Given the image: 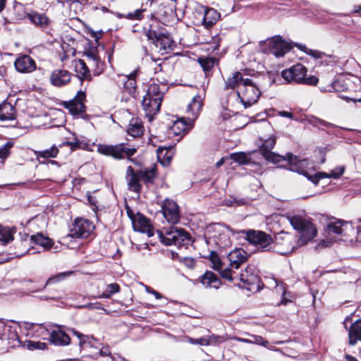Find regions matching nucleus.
I'll use <instances>...</instances> for the list:
<instances>
[{"mask_svg":"<svg viewBox=\"0 0 361 361\" xmlns=\"http://www.w3.org/2000/svg\"><path fill=\"white\" fill-rule=\"evenodd\" d=\"M287 219L293 228L300 233V236L297 238L283 231L278 233L275 237L274 249L281 255L289 254L297 247L307 244L317 233L315 226L301 215H290Z\"/></svg>","mask_w":361,"mask_h":361,"instance_id":"nucleus-1","label":"nucleus"},{"mask_svg":"<svg viewBox=\"0 0 361 361\" xmlns=\"http://www.w3.org/2000/svg\"><path fill=\"white\" fill-rule=\"evenodd\" d=\"M229 89L233 91L245 108L255 104L261 95L256 84L250 78H244L239 71L233 73L225 80V90Z\"/></svg>","mask_w":361,"mask_h":361,"instance_id":"nucleus-2","label":"nucleus"},{"mask_svg":"<svg viewBox=\"0 0 361 361\" xmlns=\"http://www.w3.org/2000/svg\"><path fill=\"white\" fill-rule=\"evenodd\" d=\"M164 93L158 84H150L144 95L142 105L146 117L152 121L161 108Z\"/></svg>","mask_w":361,"mask_h":361,"instance_id":"nucleus-3","label":"nucleus"},{"mask_svg":"<svg viewBox=\"0 0 361 361\" xmlns=\"http://www.w3.org/2000/svg\"><path fill=\"white\" fill-rule=\"evenodd\" d=\"M161 242L165 245L187 247L192 243L190 235L182 228L171 226L164 231H157Z\"/></svg>","mask_w":361,"mask_h":361,"instance_id":"nucleus-4","label":"nucleus"},{"mask_svg":"<svg viewBox=\"0 0 361 361\" xmlns=\"http://www.w3.org/2000/svg\"><path fill=\"white\" fill-rule=\"evenodd\" d=\"M307 69L301 63H297L281 72V77L288 83L316 85L319 79L313 75L307 76Z\"/></svg>","mask_w":361,"mask_h":361,"instance_id":"nucleus-5","label":"nucleus"},{"mask_svg":"<svg viewBox=\"0 0 361 361\" xmlns=\"http://www.w3.org/2000/svg\"><path fill=\"white\" fill-rule=\"evenodd\" d=\"M228 259L230 262L229 267L222 269L220 274L222 278L231 282L235 277L233 276L235 274L234 269H239L247 261V254L244 250L237 248L229 252Z\"/></svg>","mask_w":361,"mask_h":361,"instance_id":"nucleus-6","label":"nucleus"},{"mask_svg":"<svg viewBox=\"0 0 361 361\" xmlns=\"http://www.w3.org/2000/svg\"><path fill=\"white\" fill-rule=\"evenodd\" d=\"M97 148L99 154L105 156H111L118 159H123L126 157H130L137 152L136 148L126 147L123 143L116 145L99 144Z\"/></svg>","mask_w":361,"mask_h":361,"instance_id":"nucleus-7","label":"nucleus"},{"mask_svg":"<svg viewBox=\"0 0 361 361\" xmlns=\"http://www.w3.org/2000/svg\"><path fill=\"white\" fill-rule=\"evenodd\" d=\"M127 213L132 221L133 228L135 231L146 233L149 237L154 235L153 227L151 225L149 220L145 216L140 214H134L128 207L127 208Z\"/></svg>","mask_w":361,"mask_h":361,"instance_id":"nucleus-8","label":"nucleus"},{"mask_svg":"<svg viewBox=\"0 0 361 361\" xmlns=\"http://www.w3.org/2000/svg\"><path fill=\"white\" fill-rule=\"evenodd\" d=\"M285 159L288 160L290 171L302 174L309 180L310 176H314L310 175L308 172V170L312 168V164L307 159H300L297 156L288 153Z\"/></svg>","mask_w":361,"mask_h":361,"instance_id":"nucleus-9","label":"nucleus"},{"mask_svg":"<svg viewBox=\"0 0 361 361\" xmlns=\"http://www.w3.org/2000/svg\"><path fill=\"white\" fill-rule=\"evenodd\" d=\"M245 234L246 239L249 243L265 250L273 242L271 237L266 233L260 231L248 230L242 231Z\"/></svg>","mask_w":361,"mask_h":361,"instance_id":"nucleus-10","label":"nucleus"},{"mask_svg":"<svg viewBox=\"0 0 361 361\" xmlns=\"http://www.w3.org/2000/svg\"><path fill=\"white\" fill-rule=\"evenodd\" d=\"M94 229V226L91 221L84 219H77L66 238H87Z\"/></svg>","mask_w":361,"mask_h":361,"instance_id":"nucleus-11","label":"nucleus"},{"mask_svg":"<svg viewBox=\"0 0 361 361\" xmlns=\"http://www.w3.org/2000/svg\"><path fill=\"white\" fill-rule=\"evenodd\" d=\"M161 212L169 223L174 224L179 221V209L174 201L166 199L161 205Z\"/></svg>","mask_w":361,"mask_h":361,"instance_id":"nucleus-12","label":"nucleus"},{"mask_svg":"<svg viewBox=\"0 0 361 361\" xmlns=\"http://www.w3.org/2000/svg\"><path fill=\"white\" fill-rule=\"evenodd\" d=\"M276 144L275 136H270L269 138L264 140L261 148L260 152L265 159L273 163H279L282 160H285V158L272 152L271 150L273 149Z\"/></svg>","mask_w":361,"mask_h":361,"instance_id":"nucleus-13","label":"nucleus"},{"mask_svg":"<svg viewBox=\"0 0 361 361\" xmlns=\"http://www.w3.org/2000/svg\"><path fill=\"white\" fill-rule=\"evenodd\" d=\"M267 45L271 54L276 57H281L288 52L291 46L287 42L283 40L279 37H274L267 42Z\"/></svg>","mask_w":361,"mask_h":361,"instance_id":"nucleus-14","label":"nucleus"},{"mask_svg":"<svg viewBox=\"0 0 361 361\" xmlns=\"http://www.w3.org/2000/svg\"><path fill=\"white\" fill-rule=\"evenodd\" d=\"M146 36L149 39H152L155 43L157 47L159 48L161 51L167 53L171 49L173 41L169 36L159 34L156 32L149 30L146 32Z\"/></svg>","mask_w":361,"mask_h":361,"instance_id":"nucleus-15","label":"nucleus"},{"mask_svg":"<svg viewBox=\"0 0 361 361\" xmlns=\"http://www.w3.org/2000/svg\"><path fill=\"white\" fill-rule=\"evenodd\" d=\"M85 99V93L82 91H79L76 96L71 101L66 102L64 106L72 115L79 116L85 111V105L83 104Z\"/></svg>","mask_w":361,"mask_h":361,"instance_id":"nucleus-16","label":"nucleus"},{"mask_svg":"<svg viewBox=\"0 0 361 361\" xmlns=\"http://www.w3.org/2000/svg\"><path fill=\"white\" fill-rule=\"evenodd\" d=\"M349 318L347 317L343 324L345 328L347 329L346 322L348 321ZM348 343L350 345H355L358 341L361 342V319H357L354 322L348 329Z\"/></svg>","mask_w":361,"mask_h":361,"instance_id":"nucleus-17","label":"nucleus"},{"mask_svg":"<svg viewBox=\"0 0 361 361\" xmlns=\"http://www.w3.org/2000/svg\"><path fill=\"white\" fill-rule=\"evenodd\" d=\"M126 179L130 190L135 192L140 191L142 186L139 171H135L133 168L129 166L126 170Z\"/></svg>","mask_w":361,"mask_h":361,"instance_id":"nucleus-18","label":"nucleus"},{"mask_svg":"<svg viewBox=\"0 0 361 361\" xmlns=\"http://www.w3.org/2000/svg\"><path fill=\"white\" fill-rule=\"evenodd\" d=\"M136 71L128 75H123L116 79L115 81L119 87H123L130 94L135 92L136 89L135 80Z\"/></svg>","mask_w":361,"mask_h":361,"instance_id":"nucleus-19","label":"nucleus"},{"mask_svg":"<svg viewBox=\"0 0 361 361\" xmlns=\"http://www.w3.org/2000/svg\"><path fill=\"white\" fill-rule=\"evenodd\" d=\"M15 67L18 72L30 73L35 70V61L28 55H23L15 61Z\"/></svg>","mask_w":361,"mask_h":361,"instance_id":"nucleus-20","label":"nucleus"},{"mask_svg":"<svg viewBox=\"0 0 361 361\" xmlns=\"http://www.w3.org/2000/svg\"><path fill=\"white\" fill-rule=\"evenodd\" d=\"M348 226L347 222L337 220L328 224L326 232L329 237H336L341 240V235L347 229Z\"/></svg>","mask_w":361,"mask_h":361,"instance_id":"nucleus-21","label":"nucleus"},{"mask_svg":"<svg viewBox=\"0 0 361 361\" xmlns=\"http://www.w3.org/2000/svg\"><path fill=\"white\" fill-rule=\"evenodd\" d=\"M71 73L66 70H56L51 77V83L56 87H61L71 81Z\"/></svg>","mask_w":361,"mask_h":361,"instance_id":"nucleus-22","label":"nucleus"},{"mask_svg":"<svg viewBox=\"0 0 361 361\" xmlns=\"http://www.w3.org/2000/svg\"><path fill=\"white\" fill-rule=\"evenodd\" d=\"M204 16L202 20L203 25L209 28L219 20L220 14L214 8H202Z\"/></svg>","mask_w":361,"mask_h":361,"instance_id":"nucleus-23","label":"nucleus"},{"mask_svg":"<svg viewBox=\"0 0 361 361\" xmlns=\"http://www.w3.org/2000/svg\"><path fill=\"white\" fill-rule=\"evenodd\" d=\"M345 167L338 166L333 169L331 172V173H326L324 172H319L316 174H314L313 176H310V180L314 183V184H317L318 182L321 178H339L344 172Z\"/></svg>","mask_w":361,"mask_h":361,"instance_id":"nucleus-24","label":"nucleus"},{"mask_svg":"<svg viewBox=\"0 0 361 361\" xmlns=\"http://www.w3.org/2000/svg\"><path fill=\"white\" fill-rule=\"evenodd\" d=\"M192 123H193L190 122V118H188V120L184 118L177 119L176 121H173L172 126H171V130L174 135H178L188 130Z\"/></svg>","mask_w":361,"mask_h":361,"instance_id":"nucleus-25","label":"nucleus"},{"mask_svg":"<svg viewBox=\"0 0 361 361\" xmlns=\"http://www.w3.org/2000/svg\"><path fill=\"white\" fill-rule=\"evenodd\" d=\"M202 106V102L201 97L197 95L195 96L192 102L188 105L187 112L191 113L192 116L188 117L190 118V122L193 123L196 119L199 112L200 111Z\"/></svg>","mask_w":361,"mask_h":361,"instance_id":"nucleus-26","label":"nucleus"},{"mask_svg":"<svg viewBox=\"0 0 361 361\" xmlns=\"http://www.w3.org/2000/svg\"><path fill=\"white\" fill-rule=\"evenodd\" d=\"M50 341L56 345H66L69 344L71 338L64 331L57 329L54 330L50 335Z\"/></svg>","mask_w":361,"mask_h":361,"instance_id":"nucleus-27","label":"nucleus"},{"mask_svg":"<svg viewBox=\"0 0 361 361\" xmlns=\"http://www.w3.org/2000/svg\"><path fill=\"white\" fill-rule=\"evenodd\" d=\"M201 282L205 287L218 289L221 282L220 279L212 271H206L201 278Z\"/></svg>","mask_w":361,"mask_h":361,"instance_id":"nucleus-28","label":"nucleus"},{"mask_svg":"<svg viewBox=\"0 0 361 361\" xmlns=\"http://www.w3.org/2000/svg\"><path fill=\"white\" fill-rule=\"evenodd\" d=\"M127 132L134 137L142 135L144 132V127L141 120L138 118H133L130 121Z\"/></svg>","mask_w":361,"mask_h":361,"instance_id":"nucleus-29","label":"nucleus"},{"mask_svg":"<svg viewBox=\"0 0 361 361\" xmlns=\"http://www.w3.org/2000/svg\"><path fill=\"white\" fill-rule=\"evenodd\" d=\"M16 117L14 107L8 103H4L0 105V120L11 121Z\"/></svg>","mask_w":361,"mask_h":361,"instance_id":"nucleus-30","label":"nucleus"},{"mask_svg":"<svg viewBox=\"0 0 361 361\" xmlns=\"http://www.w3.org/2000/svg\"><path fill=\"white\" fill-rule=\"evenodd\" d=\"M30 241L38 245L44 250H49L53 245V241L48 237L44 236L42 233H37L30 236Z\"/></svg>","mask_w":361,"mask_h":361,"instance_id":"nucleus-31","label":"nucleus"},{"mask_svg":"<svg viewBox=\"0 0 361 361\" xmlns=\"http://www.w3.org/2000/svg\"><path fill=\"white\" fill-rule=\"evenodd\" d=\"M30 19L34 24L43 28L47 27L50 23V20L48 17L44 14L37 13L30 14Z\"/></svg>","mask_w":361,"mask_h":361,"instance_id":"nucleus-32","label":"nucleus"},{"mask_svg":"<svg viewBox=\"0 0 361 361\" xmlns=\"http://www.w3.org/2000/svg\"><path fill=\"white\" fill-rule=\"evenodd\" d=\"M139 173L141 181L147 185L151 184L156 177V169L152 168L148 170H139Z\"/></svg>","mask_w":361,"mask_h":361,"instance_id":"nucleus-33","label":"nucleus"},{"mask_svg":"<svg viewBox=\"0 0 361 361\" xmlns=\"http://www.w3.org/2000/svg\"><path fill=\"white\" fill-rule=\"evenodd\" d=\"M59 149L56 145L51 146L49 149L36 151L35 155L37 159H49V158H56L59 154Z\"/></svg>","mask_w":361,"mask_h":361,"instance_id":"nucleus-34","label":"nucleus"},{"mask_svg":"<svg viewBox=\"0 0 361 361\" xmlns=\"http://www.w3.org/2000/svg\"><path fill=\"white\" fill-rule=\"evenodd\" d=\"M85 56L90 66L95 68H99L102 63L96 50L92 49L87 51L85 53Z\"/></svg>","mask_w":361,"mask_h":361,"instance_id":"nucleus-35","label":"nucleus"},{"mask_svg":"<svg viewBox=\"0 0 361 361\" xmlns=\"http://www.w3.org/2000/svg\"><path fill=\"white\" fill-rule=\"evenodd\" d=\"M13 240L12 231L8 228L0 226V245H6Z\"/></svg>","mask_w":361,"mask_h":361,"instance_id":"nucleus-36","label":"nucleus"},{"mask_svg":"<svg viewBox=\"0 0 361 361\" xmlns=\"http://www.w3.org/2000/svg\"><path fill=\"white\" fill-rule=\"evenodd\" d=\"M120 291V287L117 283H111L107 286L106 290L98 296H92V298H110L114 293Z\"/></svg>","mask_w":361,"mask_h":361,"instance_id":"nucleus-37","label":"nucleus"},{"mask_svg":"<svg viewBox=\"0 0 361 361\" xmlns=\"http://www.w3.org/2000/svg\"><path fill=\"white\" fill-rule=\"evenodd\" d=\"M75 68L78 73H80L83 78H87L90 75L88 66L84 60H78L76 63Z\"/></svg>","mask_w":361,"mask_h":361,"instance_id":"nucleus-38","label":"nucleus"},{"mask_svg":"<svg viewBox=\"0 0 361 361\" xmlns=\"http://www.w3.org/2000/svg\"><path fill=\"white\" fill-rule=\"evenodd\" d=\"M229 158L240 164H246L250 161L248 156L244 152L233 153Z\"/></svg>","mask_w":361,"mask_h":361,"instance_id":"nucleus-39","label":"nucleus"},{"mask_svg":"<svg viewBox=\"0 0 361 361\" xmlns=\"http://www.w3.org/2000/svg\"><path fill=\"white\" fill-rule=\"evenodd\" d=\"M198 61L204 72L209 71L216 63L213 58H200Z\"/></svg>","mask_w":361,"mask_h":361,"instance_id":"nucleus-40","label":"nucleus"},{"mask_svg":"<svg viewBox=\"0 0 361 361\" xmlns=\"http://www.w3.org/2000/svg\"><path fill=\"white\" fill-rule=\"evenodd\" d=\"M13 147L11 142H6L2 147L0 148V164H3L6 158L10 154V149Z\"/></svg>","mask_w":361,"mask_h":361,"instance_id":"nucleus-41","label":"nucleus"},{"mask_svg":"<svg viewBox=\"0 0 361 361\" xmlns=\"http://www.w3.org/2000/svg\"><path fill=\"white\" fill-rule=\"evenodd\" d=\"M253 276L252 274L251 268L247 267L244 271L239 275V279L244 283L250 284L252 282Z\"/></svg>","mask_w":361,"mask_h":361,"instance_id":"nucleus-42","label":"nucleus"},{"mask_svg":"<svg viewBox=\"0 0 361 361\" xmlns=\"http://www.w3.org/2000/svg\"><path fill=\"white\" fill-rule=\"evenodd\" d=\"M226 338L223 336L211 335L206 337V341L208 343L207 345H219L226 341Z\"/></svg>","mask_w":361,"mask_h":361,"instance_id":"nucleus-43","label":"nucleus"},{"mask_svg":"<svg viewBox=\"0 0 361 361\" xmlns=\"http://www.w3.org/2000/svg\"><path fill=\"white\" fill-rule=\"evenodd\" d=\"M338 240H340V238H337L336 237H329L328 235L326 238L322 239L319 241L316 246V249L326 247L330 246L333 243H335Z\"/></svg>","mask_w":361,"mask_h":361,"instance_id":"nucleus-44","label":"nucleus"},{"mask_svg":"<svg viewBox=\"0 0 361 361\" xmlns=\"http://www.w3.org/2000/svg\"><path fill=\"white\" fill-rule=\"evenodd\" d=\"M71 273H66V272H63V273H60L56 276H54L52 277H50L46 282L45 285L44 286V287L42 288V289H44L47 286H48L49 284H51L52 283H56V282H59L60 281H62L63 279H64L68 275H69Z\"/></svg>","mask_w":361,"mask_h":361,"instance_id":"nucleus-45","label":"nucleus"},{"mask_svg":"<svg viewBox=\"0 0 361 361\" xmlns=\"http://www.w3.org/2000/svg\"><path fill=\"white\" fill-rule=\"evenodd\" d=\"M224 205H226L228 207H237L240 205H243L245 204V202L243 200H238L236 198H228L226 199L224 201Z\"/></svg>","mask_w":361,"mask_h":361,"instance_id":"nucleus-46","label":"nucleus"},{"mask_svg":"<svg viewBox=\"0 0 361 361\" xmlns=\"http://www.w3.org/2000/svg\"><path fill=\"white\" fill-rule=\"evenodd\" d=\"M298 48L300 50L305 51L308 55H310V56H312V57H314L315 59H320V58H322V54L320 51H317V50H312V49H308V48H307L304 45H299Z\"/></svg>","mask_w":361,"mask_h":361,"instance_id":"nucleus-47","label":"nucleus"},{"mask_svg":"<svg viewBox=\"0 0 361 361\" xmlns=\"http://www.w3.org/2000/svg\"><path fill=\"white\" fill-rule=\"evenodd\" d=\"M250 336L252 338L250 339V343L257 344L270 348L267 346L269 342L267 340H264L261 336L250 335Z\"/></svg>","mask_w":361,"mask_h":361,"instance_id":"nucleus-48","label":"nucleus"},{"mask_svg":"<svg viewBox=\"0 0 361 361\" xmlns=\"http://www.w3.org/2000/svg\"><path fill=\"white\" fill-rule=\"evenodd\" d=\"M158 158L161 159L163 157L164 159H166L167 162H169L172 157V154L170 150L167 149H161L159 148L157 151Z\"/></svg>","mask_w":361,"mask_h":361,"instance_id":"nucleus-49","label":"nucleus"},{"mask_svg":"<svg viewBox=\"0 0 361 361\" xmlns=\"http://www.w3.org/2000/svg\"><path fill=\"white\" fill-rule=\"evenodd\" d=\"M188 342L193 345H207L208 343L206 341V337H202L200 338H188Z\"/></svg>","mask_w":361,"mask_h":361,"instance_id":"nucleus-50","label":"nucleus"},{"mask_svg":"<svg viewBox=\"0 0 361 361\" xmlns=\"http://www.w3.org/2000/svg\"><path fill=\"white\" fill-rule=\"evenodd\" d=\"M79 308H87V309H96V310H102L105 311V309L100 306V305L98 302L95 303H87L81 306L78 307Z\"/></svg>","mask_w":361,"mask_h":361,"instance_id":"nucleus-51","label":"nucleus"},{"mask_svg":"<svg viewBox=\"0 0 361 361\" xmlns=\"http://www.w3.org/2000/svg\"><path fill=\"white\" fill-rule=\"evenodd\" d=\"M145 10H136L132 13H128V17L130 19L140 20L142 18V13Z\"/></svg>","mask_w":361,"mask_h":361,"instance_id":"nucleus-52","label":"nucleus"},{"mask_svg":"<svg viewBox=\"0 0 361 361\" xmlns=\"http://www.w3.org/2000/svg\"><path fill=\"white\" fill-rule=\"evenodd\" d=\"M340 80H338L336 81H334L331 83V85L329 87V88L327 90L328 91L335 90V91H341L343 89H341L340 87Z\"/></svg>","mask_w":361,"mask_h":361,"instance_id":"nucleus-53","label":"nucleus"},{"mask_svg":"<svg viewBox=\"0 0 361 361\" xmlns=\"http://www.w3.org/2000/svg\"><path fill=\"white\" fill-rule=\"evenodd\" d=\"M99 354L101 356L110 357L111 355V351L109 347H102L99 350Z\"/></svg>","mask_w":361,"mask_h":361,"instance_id":"nucleus-54","label":"nucleus"},{"mask_svg":"<svg viewBox=\"0 0 361 361\" xmlns=\"http://www.w3.org/2000/svg\"><path fill=\"white\" fill-rule=\"evenodd\" d=\"M76 143H78V138H75L73 142H66L65 144L70 147L71 149L74 150L75 149H79Z\"/></svg>","mask_w":361,"mask_h":361,"instance_id":"nucleus-55","label":"nucleus"},{"mask_svg":"<svg viewBox=\"0 0 361 361\" xmlns=\"http://www.w3.org/2000/svg\"><path fill=\"white\" fill-rule=\"evenodd\" d=\"M76 145H78V148L82 149H86L88 147L87 142H86L84 140H80L78 139V143H76Z\"/></svg>","mask_w":361,"mask_h":361,"instance_id":"nucleus-56","label":"nucleus"},{"mask_svg":"<svg viewBox=\"0 0 361 361\" xmlns=\"http://www.w3.org/2000/svg\"><path fill=\"white\" fill-rule=\"evenodd\" d=\"M213 264H214V269L215 270H220V269H221L222 264H221V262L219 260V259H214L213 261Z\"/></svg>","mask_w":361,"mask_h":361,"instance_id":"nucleus-57","label":"nucleus"},{"mask_svg":"<svg viewBox=\"0 0 361 361\" xmlns=\"http://www.w3.org/2000/svg\"><path fill=\"white\" fill-rule=\"evenodd\" d=\"M279 114L283 117H286L289 118H293V115L291 112L286 111H281L279 112Z\"/></svg>","mask_w":361,"mask_h":361,"instance_id":"nucleus-58","label":"nucleus"},{"mask_svg":"<svg viewBox=\"0 0 361 361\" xmlns=\"http://www.w3.org/2000/svg\"><path fill=\"white\" fill-rule=\"evenodd\" d=\"M233 339L237 341H239V342H243V343H250V339H247V338H240V337H237V336H235L233 338H232Z\"/></svg>","mask_w":361,"mask_h":361,"instance_id":"nucleus-59","label":"nucleus"},{"mask_svg":"<svg viewBox=\"0 0 361 361\" xmlns=\"http://www.w3.org/2000/svg\"><path fill=\"white\" fill-rule=\"evenodd\" d=\"M276 282V288H277L278 291L281 290L283 292V294H285L284 287L283 283H279L277 281Z\"/></svg>","mask_w":361,"mask_h":361,"instance_id":"nucleus-60","label":"nucleus"},{"mask_svg":"<svg viewBox=\"0 0 361 361\" xmlns=\"http://www.w3.org/2000/svg\"><path fill=\"white\" fill-rule=\"evenodd\" d=\"M345 361H358L355 357L350 355H345Z\"/></svg>","mask_w":361,"mask_h":361,"instance_id":"nucleus-61","label":"nucleus"},{"mask_svg":"<svg viewBox=\"0 0 361 361\" xmlns=\"http://www.w3.org/2000/svg\"><path fill=\"white\" fill-rule=\"evenodd\" d=\"M226 159H228V158L223 157L221 158L219 161L216 163V167L221 166L225 162Z\"/></svg>","mask_w":361,"mask_h":361,"instance_id":"nucleus-62","label":"nucleus"},{"mask_svg":"<svg viewBox=\"0 0 361 361\" xmlns=\"http://www.w3.org/2000/svg\"><path fill=\"white\" fill-rule=\"evenodd\" d=\"M145 290H146V291L148 293H150V294H152V295H154L155 293V292L157 291V290H154L153 288H150L149 286H146L145 287Z\"/></svg>","mask_w":361,"mask_h":361,"instance_id":"nucleus-63","label":"nucleus"},{"mask_svg":"<svg viewBox=\"0 0 361 361\" xmlns=\"http://www.w3.org/2000/svg\"><path fill=\"white\" fill-rule=\"evenodd\" d=\"M73 334H74L75 336H78L80 340L82 339V338H83V337H84V336H83L81 333H80V332H78V331H75V330H73Z\"/></svg>","mask_w":361,"mask_h":361,"instance_id":"nucleus-64","label":"nucleus"}]
</instances>
